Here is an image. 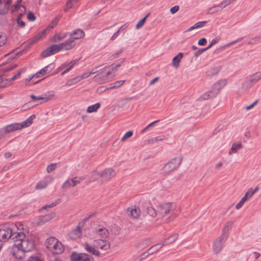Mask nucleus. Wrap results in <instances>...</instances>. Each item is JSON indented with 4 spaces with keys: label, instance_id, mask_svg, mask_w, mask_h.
<instances>
[{
    "label": "nucleus",
    "instance_id": "f257e3e1",
    "mask_svg": "<svg viewBox=\"0 0 261 261\" xmlns=\"http://www.w3.org/2000/svg\"><path fill=\"white\" fill-rule=\"evenodd\" d=\"M14 248L20 249L24 252L31 251L34 248V243L32 240L26 237L22 232H17L13 238Z\"/></svg>",
    "mask_w": 261,
    "mask_h": 261
},
{
    "label": "nucleus",
    "instance_id": "f03ea898",
    "mask_svg": "<svg viewBox=\"0 0 261 261\" xmlns=\"http://www.w3.org/2000/svg\"><path fill=\"white\" fill-rule=\"evenodd\" d=\"M36 118L35 114L32 115L29 118H28L25 121L20 123H14L11 124L7 125L4 127L5 132L7 134L13 132L15 130H20L22 128L27 127L30 126L32 123L33 120Z\"/></svg>",
    "mask_w": 261,
    "mask_h": 261
},
{
    "label": "nucleus",
    "instance_id": "7ed1b4c3",
    "mask_svg": "<svg viewBox=\"0 0 261 261\" xmlns=\"http://www.w3.org/2000/svg\"><path fill=\"white\" fill-rule=\"evenodd\" d=\"M182 158L181 157H175L168 161L162 169L161 174L167 175L176 170L180 165Z\"/></svg>",
    "mask_w": 261,
    "mask_h": 261
},
{
    "label": "nucleus",
    "instance_id": "20e7f679",
    "mask_svg": "<svg viewBox=\"0 0 261 261\" xmlns=\"http://www.w3.org/2000/svg\"><path fill=\"white\" fill-rule=\"evenodd\" d=\"M115 174V172L113 169L107 168L101 173H98L96 171L93 172L91 177L93 178V180H95L96 177L99 176L102 178L103 181H107L113 178Z\"/></svg>",
    "mask_w": 261,
    "mask_h": 261
},
{
    "label": "nucleus",
    "instance_id": "39448f33",
    "mask_svg": "<svg viewBox=\"0 0 261 261\" xmlns=\"http://www.w3.org/2000/svg\"><path fill=\"white\" fill-rule=\"evenodd\" d=\"M17 232H13L12 229L9 227H4L0 229V241L4 243L9 239L13 240V238Z\"/></svg>",
    "mask_w": 261,
    "mask_h": 261
},
{
    "label": "nucleus",
    "instance_id": "423d86ee",
    "mask_svg": "<svg viewBox=\"0 0 261 261\" xmlns=\"http://www.w3.org/2000/svg\"><path fill=\"white\" fill-rule=\"evenodd\" d=\"M227 239L222 236L214 240L213 244V251L215 254L219 253L223 248V246Z\"/></svg>",
    "mask_w": 261,
    "mask_h": 261
},
{
    "label": "nucleus",
    "instance_id": "0eeeda50",
    "mask_svg": "<svg viewBox=\"0 0 261 261\" xmlns=\"http://www.w3.org/2000/svg\"><path fill=\"white\" fill-rule=\"evenodd\" d=\"M173 210V205L171 203H165L158 206V213L161 216H164Z\"/></svg>",
    "mask_w": 261,
    "mask_h": 261
},
{
    "label": "nucleus",
    "instance_id": "6e6552de",
    "mask_svg": "<svg viewBox=\"0 0 261 261\" xmlns=\"http://www.w3.org/2000/svg\"><path fill=\"white\" fill-rule=\"evenodd\" d=\"M84 179V178L81 177H74L71 179H67L62 185V189H65L70 186L75 187L77 184H80L81 181Z\"/></svg>",
    "mask_w": 261,
    "mask_h": 261
},
{
    "label": "nucleus",
    "instance_id": "1a4fd4ad",
    "mask_svg": "<svg viewBox=\"0 0 261 261\" xmlns=\"http://www.w3.org/2000/svg\"><path fill=\"white\" fill-rule=\"evenodd\" d=\"M94 245L96 248H99L103 251L108 250L110 247V243L106 240H96L94 241Z\"/></svg>",
    "mask_w": 261,
    "mask_h": 261
},
{
    "label": "nucleus",
    "instance_id": "9d476101",
    "mask_svg": "<svg viewBox=\"0 0 261 261\" xmlns=\"http://www.w3.org/2000/svg\"><path fill=\"white\" fill-rule=\"evenodd\" d=\"M261 79V71H258L251 75L249 79L244 83V85H247L249 87L251 86L255 83H257Z\"/></svg>",
    "mask_w": 261,
    "mask_h": 261
},
{
    "label": "nucleus",
    "instance_id": "9b49d317",
    "mask_svg": "<svg viewBox=\"0 0 261 261\" xmlns=\"http://www.w3.org/2000/svg\"><path fill=\"white\" fill-rule=\"evenodd\" d=\"M95 235L99 236L102 238H107L109 235L108 230L102 226H98L94 230Z\"/></svg>",
    "mask_w": 261,
    "mask_h": 261
},
{
    "label": "nucleus",
    "instance_id": "f8f14e48",
    "mask_svg": "<svg viewBox=\"0 0 261 261\" xmlns=\"http://www.w3.org/2000/svg\"><path fill=\"white\" fill-rule=\"evenodd\" d=\"M11 4V0H0V14L7 13Z\"/></svg>",
    "mask_w": 261,
    "mask_h": 261
},
{
    "label": "nucleus",
    "instance_id": "ddd939ff",
    "mask_svg": "<svg viewBox=\"0 0 261 261\" xmlns=\"http://www.w3.org/2000/svg\"><path fill=\"white\" fill-rule=\"evenodd\" d=\"M51 247V248L50 249V250L51 251H52V252L54 254H61L64 252V251L65 250L63 244L59 240H58L57 241V243H56L54 245V246H53V247Z\"/></svg>",
    "mask_w": 261,
    "mask_h": 261
},
{
    "label": "nucleus",
    "instance_id": "4468645a",
    "mask_svg": "<svg viewBox=\"0 0 261 261\" xmlns=\"http://www.w3.org/2000/svg\"><path fill=\"white\" fill-rule=\"evenodd\" d=\"M55 216L56 213L55 212H51L46 215L41 216L39 218L37 223L39 225H42L53 219Z\"/></svg>",
    "mask_w": 261,
    "mask_h": 261
},
{
    "label": "nucleus",
    "instance_id": "2eb2a0df",
    "mask_svg": "<svg viewBox=\"0 0 261 261\" xmlns=\"http://www.w3.org/2000/svg\"><path fill=\"white\" fill-rule=\"evenodd\" d=\"M85 35L84 31L81 29H76L72 31L70 35L69 38L72 41L74 42L75 40H77L83 38Z\"/></svg>",
    "mask_w": 261,
    "mask_h": 261
},
{
    "label": "nucleus",
    "instance_id": "dca6fc26",
    "mask_svg": "<svg viewBox=\"0 0 261 261\" xmlns=\"http://www.w3.org/2000/svg\"><path fill=\"white\" fill-rule=\"evenodd\" d=\"M82 235L81 228L80 226H76V227L71 230L68 234V237L72 240H76Z\"/></svg>",
    "mask_w": 261,
    "mask_h": 261
},
{
    "label": "nucleus",
    "instance_id": "f3484780",
    "mask_svg": "<svg viewBox=\"0 0 261 261\" xmlns=\"http://www.w3.org/2000/svg\"><path fill=\"white\" fill-rule=\"evenodd\" d=\"M85 249L89 253L94 255L96 256H99L100 253L99 251L95 248V247L90 245L88 243H85L84 244Z\"/></svg>",
    "mask_w": 261,
    "mask_h": 261
},
{
    "label": "nucleus",
    "instance_id": "a211bd4d",
    "mask_svg": "<svg viewBox=\"0 0 261 261\" xmlns=\"http://www.w3.org/2000/svg\"><path fill=\"white\" fill-rule=\"evenodd\" d=\"M62 49L68 50L72 49L75 45L73 41H72L70 38L65 42L60 43Z\"/></svg>",
    "mask_w": 261,
    "mask_h": 261
},
{
    "label": "nucleus",
    "instance_id": "6ab92c4d",
    "mask_svg": "<svg viewBox=\"0 0 261 261\" xmlns=\"http://www.w3.org/2000/svg\"><path fill=\"white\" fill-rule=\"evenodd\" d=\"M11 252L12 254L16 258L22 259L25 256L24 253L25 252L17 248H14V246L13 245L12 248Z\"/></svg>",
    "mask_w": 261,
    "mask_h": 261
},
{
    "label": "nucleus",
    "instance_id": "aec40b11",
    "mask_svg": "<svg viewBox=\"0 0 261 261\" xmlns=\"http://www.w3.org/2000/svg\"><path fill=\"white\" fill-rule=\"evenodd\" d=\"M232 224L233 223L231 221L227 222L225 224V225L222 230V233L220 236L227 239L228 236V232L231 229Z\"/></svg>",
    "mask_w": 261,
    "mask_h": 261
},
{
    "label": "nucleus",
    "instance_id": "412c9836",
    "mask_svg": "<svg viewBox=\"0 0 261 261\" xmlns=\"http://www.w3.org/2000/svg\"><path fill=\"white\" fill-rule=\"evenodd\" d=\"M218 95V90H212L205 92L199 97L200 100H206L208 98L215 97Z\"/></svg>",
    "mask_w": 261,
    "mask_h": 261
},
{
    "label": "nucleus",
    "instance_id": "4be33fe9",
    "mask_svg": "<svg viewBox=\"0 0 261 261\" xmlns=\"http://www.w3.org/2000/svg\"><path fill=\"white\" fill-rule=\"evenodd\" d=\"M68 35L67 33H59L54 35L51 38V41L54 42H59L64 38H65Z\"/></svg>",
    "mask_w": 261,
    "mask_h": 261
},
{
    "label": "nucleus",
    "instance_id": "5701e85b",
    "mask_svg": "<svg viewBox=\"0 0 261 261\" xmlns=\"http://www.w3.org/2000/svg\"><path fill=\"white\" fill-rule=\"evenodd\" d=\"M227 81L225 79L219 80L213 85V89L215 91L218 90V94L220 90L226 84Z\"/></svg>",
    "mask_w": 261,
    "mask_h": 261
},
{
    "label": "nucleus",
    "instance_id": "b1692460",
    "mask_svg": "<svg viewBox=\"0 0 261 261\" xmlns=\"http://www.w3.org/2000/svg\"><path fill=\"white\" fill-rule=\"evenodd\" d=\"M241 142L234 143L232 144L231 147L228 151V154L231 155L233 153H236L239 150L242 148Z\"/></svg>",
    "mask_w": 261,
    "mask_h": 261
},
{
    "label": "nucleus",
    "instance_id": "393cba45",
    "mask_svg": "<svg viewBox=\"0 0 261 261\" xmlns=\"http://www.w3.org/2000/svg\"><path fill=\"white\" fill-rule=\"evenodd\" d=\"M79 61V60H73V61H71L70 62L66 64V63H65L62 66H61V68H64V67H65L66 66H68V67L65 70H64L62 73H61V75H64L65 74V73L68 72L73 67V66Z\"/></svg>",
    "mask_w": 261,
    "mask_h": 261
},
{
    "label": "nucleus",
    "instance_id": "a878e982",
    "mask_svg": "<svg viewBox=\"0 0 261 261\" xmlns=\"http://www.w3.org/2000/svg\"><path fill=\"white\" fill-rule=\"evenodd\" d=\"M178 237V234L177 233L170 236L163 242L162 246L168 245L172 244L177 239Z\"/></svg>",
    "mask_w": 261,
    "mask_h": 261
},
{
    "label": "nucleus",
    "instance_id": "bb28decb",
    "mask_svg": "<svg viewBox=\"0 0 261 261\" xmlns=\"http://www.w3.org/2000/svg\"><path fill=\"white\" fill-rule=\"evenodd\" d=\"M183 58V54L182 53H179L177 56L174 57L172 60V65L176 68L179 67V63Z\"/></svg>",
    "mask_w": 261,
    "mask_h": 261
},
{
    "label": "nucleus",
    "instance_id": "cd10ccee",
    "mask_svg": "<svg viewBox=\"0 0 261 261\" xmlns=\"http://www.w3.org/2000/svg\"><path fill=\"white\" fill-rule=\"evenodd\" d=\"M127 211L128 215L132 216L134 218H137L140 214V211L137 208H132L128 207L127 209Z\"/></svg>",
    "mask_w": 261,
    "mask_h": 261
},
{
    "label": "nucleus",
    "instance_id": "c85d7f7f",
    "mask_svg": "<svg viewBox=\"0 0 261 261\" xmlns=\"http://www.w3.org/2000/svg\"><path fill=\"white\" fill-rule=\"evenodd\" d=\"M84 253H77L73 252L70 255L71 261H82L83 255Z\"/></svg>",
    "mask_w": 261,
    "mask_h": 261
},
{
    "label": "nucleus",
    "instance_id": "c756f323",
    "mask_svg": "<svg viewBox=\"0 0 261 261\" xmlns=\"http://www.w3.org/2000/svg\"><path fill=\"white\" fill-rule=\"evenodd\" d=\"M55 68V65L54 64H50L45 66L44 68L42 69L40 71H39V73H41L42 75H45L46 73H49L54 68Z\"/></svg>",
    "mask_w": 261,
    "mask_h": 261
},
{
    "label": "nucleus",
    "instance_id": "7c9ffc66",
    "mask_svg": "<svg viewBox=\"0 0 261 261\" xmlns=\"http://www.w3.org/2000/svg\"><path fill=\"white\" fill-rule=\"evenodd\" d=\"M58 240H57L56 238H55L54 237H50V238L47 239L46 240V242H45V245H46V247L49 250H50L51 248V247H53V246H54V245L56 243H57V241Z\"/></svg>",
    "mask_w": 261,
    "mask_h": 261
},
{
    "label": "nucleus",
    "instance_id": "2f4dec72",
    "mask_svg": "<svg viewBox=\"0 0 261 261\" xmlns=\"http://www.w3.org/2000/svg\"><path fill=\"white\" fill-rule=\"evenodd\" d=\"M222 10L219 5H214L212 7L209 8L207 10V13L208 14H213Z\"/></svg>",
    "mask_w": 261,
    "mask_h": 261
},
{
    "label": "nucleus",
    "instance_id": "473e14b6",
    "mask_svg": "<svg viewBox=\"0 0 261 261\" xmlns=\"http://www.w3.org/2000/svg\"><path fill=\"white\" fill-rule=\"evenodd\" d=\"M159 245V244H156V245H153L150 248H149L147 251V253H148V255H151V254H153L155 252H158L163 246L162 245L161 246L158 247Z\"/></svg>",
    "mask_w": 261,
    "mask_h": 261
},
{
    "label": "nucleus",
    "instance_id": "72a5a7b5",
    "mask_svg": "<svg viewBox=\"0 0 261 261\" xmlns=\"http://www.w3.org/2000/svg\"><path fill=\"white\" fill-rule=\"evenodd\" d=\"M108 70H107L106 69H105L102 71V73L105 74V76H108L109 75H110L112 72L116 71L117 67H116L114 64H112L108 67Z\"/></svg>",
    "mask_w": 261,
    "mask_h": 261
},
{
    "label": "nucleus",
    "instance_id": "f704fd0d",
    "mask_svg": "<svg viewBox=\"0 0 261 261\" xmlns=\"http://www.w3.org/2000/svg\"><path fill=\"white\" fill-rule=\"evenodd\" d=\"M100 103L97 102L96 103L92 106H90L88 107L87 109V112L88 113H91L93 112H95L97 111V110L100 107Z\"/></svg>",
    "mask_w": 261,
    "mask_h": 261
},
{
    "label": "nucleus",
    "instance_id": "c9c22d12",
    "mask_svg": "<svg viewBox=\"0 0 261 261\" xmlns=\"http://www.w3.org/2000/svg\"><path fill=\"white\" fill-rule=\"evenodd\" d=\"M146 212L147 214L151 216L152 217H155L157 216L158 213L156 210L152 206H148L146 208Z\"/></svg>",
    "mask_w": 261,
    "mask_h": 261
},
{
    "label": "nucleus",
    "instance_id": "e433bc0d",
    "mask_svg": "<svg viewBox=\"0 0 261 261\" xmlns=\"http://www.w3.org/2000/svg\"><path fill=\"white\" fill-rule=\"evenodd\" d=\"M48 182L46 180L40 181L36 185V190H42L47 187Z\"/></svg>",
    "mask_w": 261,
    "mask_h": 261
},
{
    "label": "nucleus",
    "instance_id": "4c0bfd02",
    "mask_svg": "<svg viewBox=\"0 0 261 261\" xmlns=\"http://www.w3.org/2000/svg\"><path fill=\"white\" fill-rule=\"evenodd\" d=\"M125 82V80L118 81L110 84V89L117 88L122 86Z\"/></svg>",
    "mask_w": 261,
    "mask_h": 261
},
{
    "label": "nucleus",
    "instance_id": "58836bf2",
    "mask_svg": "<svg viewBox=\"0 0 261 261\" xmlns=\"http://www.w3.org/2000/svg\"><path fill=\"white\" fill-rule=\"evenodd\" d=\"M53 55V54L51 49L49 46L42 52L41 56L42 58H46V57L50 56L51 55Z\"/></svg>",
    "mask_w": 261,
    "mask_h": 261
},
{
    "label": "nucleus",
    "instance_id": "ea45409f",
    "mask_svg": "<svg viewBox=\"0 0 261 261\" xmlns=\"http://www.w3.org/2000/svg\"><path fill=\"white\" fill-rule=\"evenodd\" d=\"M54 97L53 94L49 93L44 94L42 96H40V100H44L45 102H47L49 100H51Z\"/></svg>",
    "mask_w": 261,
    "mask_h": 261
},
{
    "label": "nucleus",
    "instance_id": "a19ab883",
    "mask_svg": "<svg viewBox=\"0 0 261 261\" xmlns=\"http://www.w3.org/2000/svg\"><path fill=\"white\" fill-rule=\"evenodd\" d=\"M80 81V77H79V76H76L75 77L68 80L66 83V85L70 86L78 83Z\"/></svg>",
    "mask_w": 261,
    "mask_h": 261
},
{
    "label": "nucleus",
    "instance_id": "79ce46f5",
    "mask_svg": "<svg viewBox=\"0 0 261 261\" xmlns=\"http://www.w3.org/2000/svg\"><path fill=\"white\" fill-rule=\"evenodd\" d=\"M50 47L51 49L53 55L56 54L62 49L60 44L53 45L50 46Z\"/></svg>",
    "mask_w": 261,
    "mask_h": 261
},
{
    "label": "nucleus",
    "instance_id": "37998d69",
    "mask_svg": "<svg viewBox=\"0 0 261 261\" xmlns=\"http://www.w3.org/2000/svg\"><path fill=\"white\" fill-rule=\"evenodd\" d=\"M59 20V19L57 17H55L51 22L47 26V30H51L54 28V27L57 24Z\"/></svg>",
    "mask_w": 261,
    "mask_h": 261
},
{
    "label": "nucleus",
    "instance_id": "c03bdc74",
    "mask_svg": "<svg viewBox=\"0 0 261 261\" xmlns=\"http://www.w3.org/2000/svg\"><path fill=\"white\" fill-rule=\"evenodd\" d=\"M59 201V200H56L55 202H52V203H51L50 204H46V205H44L41 208L40 211L44 210H47V208H52V207L56 206L58 204Z\"/></svg>",
    "mask_w": 261,
    "mask_h": 261
},
{
    "label": "nucleus",
    "instance_id": "a18cd8bd",
    "mask_svg": "<svg viewBox=\"0 0 261 261\" xmlns=\"http://www.w3.org/2000/svg\"><path fill=\"white\" fill-rule=\"evenodd\" d=\"M150 13H148L144 17H143L138 22L136 27L137 29H139L144 25L146 18L148 17Z\"/></svg>",
    "mask_w": 261,
    "mask_h": 261
},
{
    "label": "nucleus",
    "instance_id": "49530a36",
    "mask_svg": "<svg viewBox=\"0 0 261 261\" xmlns=\"http://www.w3.org/2000/svg\"><path fill=\"white\" fill-rule=\"evenodd\" d=\"M133 135V132L132 130H129L123 135V136L121 139V141L122 142H124L126 139L132 137Z\"/></svg>",
    "mask_w": 261,
    "mask_h": 261
},
{
    "label": "nucleus",
    "instance_id": "de8ad7c7",
    "mask_svg": "<svg viewBox=\"0 0 261 261\" xmlns=\"http://www.w3.org/2000/svg\"><path fill=\"white\" fill-rule=\"evenodd\" d=\"M166 139V137L164 136H160L152 138L149 140L150 143L157 142L158 141H164Z\"/></svg>",
    "mask_w": 261,
    "mask_h": 261
},
{
    "label": "nucleus",
    "instance_id": "09e8293b",
    "mask_svg": "<svg viewBox=\"0 0 261 261\" xmlns=\"http://www.w3.org/2000/svg\"><path fill=\"white\" fill-rule=\"evenodd\" d=\"M248 199L246 198V196H243L240 201L239 202V203L236 205V208L237 210H239L241 208L245 202Z\"/></svg>",
    "mask_w": 261,
    "mask_h": 261
},
{
    "label": "nucleus",
    "instance_id": "8fccbe9b",
    "mask_svg": "<svg viewBox=\"0 0 261 261\" xmlns=\"http://www.w3.org/2000/svg\"><path fill=\"white\" fill-rule=\"evenodd\" d=\"M231 2L230 0H224L222 2H221L219 5L221 7V9L222 10L224 8L226 7L227 6L231 4Z\"/></svg>",
    "mask_w": 261,
    "mask_h": 261
},
{
    "label": "nucleus",
    "instance_id": "3c124183",
    "mask_svg": "<svg viewBox=\"0 0 261 261\" xmlns=\"http://www.w3.org/2000/svg\"><path fill=\"white\" fill-rule=\"evenodd\" d=\"M261 38V37L260 36H256L255 37H253L251 38L250 41L248 42V44H255L258 43L260 39Z\"/></svg>",
    "mask_w": 261,
    "mask_h": 261
},
{
    "label": "nucleus",
    "instance_id": "603ef678",
    "mask_svg": "<svg viewBox=\"0 0 261 261\" xmlns=\"http://www.w3.org/2000/svg\"><path fill=\"white\" fill-rule=\"evenodd\" d=\"M82 255V261H94L93 257L87 253H84V254Z\"/></svg>",
    "mask_w": 261,
    "mask_h": 261
},
{
    "label": "nucleus",
    "instance_id": "864d4df0",
    "mask_svg": "<svg viewBox=\"0 0 261 261\" xmlns=\"http://www.w3.org/2000/svg\"><path fill=\"white\" fill-rule=\"evenodd\" d=\"M78 0H75V1H77ZM75 1V0H68L66 3V7L64 9L65 12H67L69 9L73 7V2Z\"/></svg>",
    "mask_w": 261,
    "mask_h": 261
},
{
    "label": "nucleus",
    "instance_id": "5fc2aeb1",
    "mask_svg": "<svg viewBox=\"0 0 261 261\" xmlns=\"http://www.w3.org/2000/svg\"><path fill=\"white\" fill-rule=\"evenodd\" d=\"M42 36L41 35V34L39 33H38L32 40L30 41L29 44H32L35 42H36L41 38H42Z\"/></svg>",
    "mask_w": 261,
    "mask_h": 261
},
{
    "label": "nucleus",
    "instance_id": "6e6d98bb",
    "mask_svg": "<svg viewBox=\"0 0 261 261\" xmlns=\"http://www.w3.org/2000/svg\"><path fill=\"white\" fill-rule=\"evenodd\" d=\"M207 23L206 21H199L194 24L195 29H199L202 28Z\"/></svg>",
    "mask_w": 261,
    "mask_h": 261
},
{
    "label": "nucleus",
    "instance_id": "4d7b16f0",
    "mask_svg": "<svg viewBox=\"0 0 261 261\" xmlns=\"http://www.w3.org/2000/svg\"><path fill=\"white\" fill-rule=\"evenodd\" d=\"M7 41V36L5 34L0 35V46L5 45Z\"/></svg>",
    "mask_w": 261,
    "mask_h": 261
},
{
    "label": "nucleus",
    "instance_id": "13d9d810",
    "mask_svg": "<svg viewBox=\"0 0 261 261\" xmlns=\"http://www.w3.org/2000/svg\"><path fill=\"white\" fill-rule=\"evenodd\" d=\"M56 165V163H52L48 165L46 169L47 172L48 173L53 172L55 169Z\"/></svg>",
    "mask_w": 261,
    "mask_h": 261
},
{
    "label": "nucleus",
    "instance_id": "bf43d9fd",
    "mask_svg": "<svg viewBox=\"0 0 261 261\" xmlns=\"http://www.w3.org/2000/svg\"><path fill=\"white\" fill-rule=\"evenodd\" d=\"M22 14H20L17 18V23L19 25V27L21 28H23L25 26V22L21 20V17Z\"/></svg>",
    "mask_w": 261,
    "mask_h": 261
},
{
    "label": "nucleus",
    "instance_id": "052dcab7",
    "mask_svg": "<svg viewBox=\"0 0 261 261\" xmlns=\"http://www.w3.org/2000/svg\"><path fill=\"white\" fill-rule=\"evenodd\" d=\"M17 66V64H13L12 65H9L8 67H6L3 69V72H6L9 71L10 70H13Z\"/></svg>",
    "mask_w": 261,
    "mask_h": 261
},
{
    "label": "nucleus",
    "instance_id": "680f3d73",
    "mask_svg": "<svg viewBox=\"0 0 261 261\" xmlns=\"http://www.w3.org/2000/svg\"><path fill=\"white\" fill-rule=\"evenodd\" d=\"M148 255H148V253H147V252H144V253H142L137 258H136L135 259V261H141L142 259L147 257Z\"/></svg>",
    "mask_w": 261,
    "mask_h": 261
},
{
    "label": "nucleus",
    "instance_id": "e2e57ef3",
    "mask_svg": "<svg viewBox=\"0 0 261 261\" xmlns=\"http://www.w3.org/2000/svg\"><path fill=\"white\" fill-rule=\"evenodd\" d=\"M219 40L220 38L219 37H216L213 39L210 43V45L207 47H206L207 50L212 47L214 44H216L219 41Z\"/></svg>",
    "mask_w": 261,
    "mask_h": 261
},
{
    "label": "nucleus",
    "instance_id": "0e129e2a",
    "mask_svg": "<svg viewBox=\"0 0 261 261\" xmlns=\"http://www.w3.org/2000/svg\"><path fill=\"white\" fill-rule=\"evenodd\" d=\"M206 50H207V48H200V49H199L197 51H196L195 53H194V57H198L199 56H200V55H201L202 54H203L204 51H205Z\"/></svg>",
    "mask_w": 261,
    "mask_h": 261
},
{
    "label": "nucleus",
    "instance_id": "69168bd1",
    "mask_svg": "<svg viewBox=\"0 0 261 261\" xmlns=\"http://www.w3.org/2000/svg\"><path fill=\"white\" fill-rule=\"evenodd\" d=\"M22 72V70H20L19 71H18L17 73H16L15 74H14L12 77H11V79H6V81H14L15 80V79H17L19 76L21 74V73Z\"/></svg>",
    "mask_w": 261,
    "mask_h": 261
},
{
    "label": "nucleus",
    "instance_id": "338daca9",
    "mask_svg": "<svg viewBox=\"0 0 261 261\" xmlns=\"http://www.w3.org/2000/svg\"><path fill=\"white\" fill-rule=\"evenodd\" d=\"M21 0H17V4H16L14 6V10H17L19 8H22L23 10H21V11H25V7L23 6L19 5V3L21 2Z\"/></svg>",
    "mask_w": 261,
    "mask_h": 261
},
{
    "label": "nucleus",
    "instance_id": "774afa93",
    "mask_svg": "<svg viewBox=\"0 0 261 261\" xmlns=\"http://www.w3.org/2000/svg\"><path fill=\"white\" fill-rule=\"evenodd\" d=\"M28 19L30 21H34L36 19V16L34 14L31 12H29L27 15Z\"/></svg>",
    "mask_w": 261,
    "mask_h": 261
}]
</instances>
